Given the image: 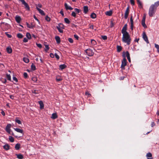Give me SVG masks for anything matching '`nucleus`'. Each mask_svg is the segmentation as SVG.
Wrapping results in <instances>:
<instances>
[{"label": "nucleus", "instance_id": "nucleus-1", "mask_svg": "<svg viewBox=\"0 0 159 159\" xmlns=\"http://www.w3.org/2000/svg\"><path fill=\"white\" fill-rule=\"evenodd\" d=\"M122 40L123 42L126 43L127 45H129L130 43L131 39L129 34H123Z\"/></svg>", "mask_w": 159, "mask_h": 159}, {"label": "nucleus", "instance_id": "nucleus-2", "mask_svg": "<svg viewBox=\"0 0 159 159\" xmlns=\"http://www.w3.org/2000/svg\"><path fill=\"white\" fill-rule=\"evenodd\" d=\"M156 10V7L154 5H152L149 9V15L150 17H152L155 14Z\"/></svg>", "mask_w": 159, "mask_h": 159}, {"label": "nucleus", "instance_id": "nucleus-3", "mask_svg": "<svg viewBox=\"0 0 159 159\" xmlns=\"http://www.w3.org/2000/svg\"><path fill=\"white\" fill-rule=\"evenodd\" d=\"M127 63V60L125 58V56H124V57L122 61V64L121 65V68L122 69L124 70L125 69V66L126 65Z\"/></svg>", "mask_w": 159, "mask_h": 159}, {"label": "nucleus", "instance_id": "nucleus-4", "mask_svg": "<svg viewBox=\"0 0 159 159\" xmlns=\"http://www.w3.org/2000/svg\"><path fill=\"white\" fill-rule=\"evenodd\" d=\"M86 54L89 56H92L94 54L92 50L90 49H88L85 50Z\"/></svg>", "mask_w": 159, "mask_h": 159}, {"label": "nucleus", "instance_id": "nucleus-5", "mask_svg": "<svg viewBox=\"0 0 159 159\" xmlns=\"http://www.w3.org/2000/svg\"><path fill=\"white\" fill-rule=\"evenodd\" d=\"M19 1L21 2L22 4L25 6V8L27 10L29 11L30 10V7L28 4L24 0H19Z\"/></svg>", "mask_w": 159, "mask_h": 159}, {"label": "nucleus", "instance_id": "nucleus-6", "mask_svg": "<svg viewBox=\"0 0 159 159\" xmlns=\"http://www.w3.org/2000/svg\"><path fill=\"white\" fill-rule=\"evenodd\" d=\"M127 29V24H125L123 26L122 30L121 33L124 34H129L126 31Z\"/></svg>", "mask_w": 159, "mask_h": 159}, {"label": "nucleus", "instance_id": "nucleus-7", "mask_svg": "<svg viewBox=\"0 0 159 159\" xmlns=\"http://www.w3.org/2000/svg\"><path fill=\"white\" fill-rule=\"evenodd\" d=\"M11 126V124H7L5 128V130L9 134H11V131L10 129Z\"/></svg>", "mask_w": 159, "mask_h": 159}, {"label": "nucleus", "instance_id": "nucleus-8", "mask_svg": "<svg viewBox=\"0 0 159 159\" xmlns=\"http://www.w3.org/2000/svg\"><path fill=\"white\" fill-rule=\"evenodd\" d=\"M143 38L144 40L147 43H149L148 37L145 32H143Z\"/></svg>", "mask_w": 159, "mask_h": 159}, {"label": "nucleus", "instance_id": "nucleus-9", "mask_svg": "<svg viewBox=\"0 0 159 159\" xmlns=\"http://www.w3.org/2000/svg\"><path fill=\"white\" fill-rule=\"evenodd\" d=\"M145 16H144L143 17L142 20V25L144 28H147V26L145 23Z\"/></svg>", "mask_w": 159, "mask_h": 159}, {"label": "nucleus", "instance_id": "nucleus-10", "mask_svg": "<svg viewBox=\"0 0 159 159\" xmlns=\"http://www.w3.org/2000/svg\"><path fill=\"white\" fill-rule=\"evenodd\" d=\"M145 16H144L143 17L142 20V25L144 28H147V26L145 23Z\"/></svg>", "mask_w": 159, "mask_h": 159}, {"label": "nucleus", "instance_id": "nucleus-11", "mask_svg": "<svg viewBox=\"0 0 159 159\" xmlns=\"http://www.w3.org/2000/svg\"><path fill=\"white\" fill-rule=\"evenodd\" d=\"M129 7H128L125 11V16L124 17L125 19H127L129 14Z\"/></svg>", "mask_w": 159, "mask_h": 159}, {"label": "nucleus", "instance_id": "nucleus-12", "mask_svg": "<svg viewBox=\"0 0 159 159\" xmlns=\"http://www.w3.org/2000/svg\"><path fill=\"white\" fill-rule=\"evenodd\" d=\"M130 28L131 30H133V27H134V25H133V16H131L130 18Z\"/></svg>", "mask_w": 159, "mask_h": 159}, {"label": "nucleus", "instance_id": "nucleus-13", "mask_svg": "<svg viewBox=\"0 0 159 159\" xmlns=\"http://www.w3.org/2000/svg\"><path fill=\"white\" fill-rule=\"evenodd\" d=\"M125 53L126 54V57H127L129 62H130V54L129 52L128 51H126Z\"/></svg>", "mask_w": 159, "mask_h": 159}, {"label": "nucleus", "instance_id": "nucleus-14", "mask_svg": "<svg viewBox=\"0 0 159 159\" xmlns=\"http://www.w3.org/2000/svg\"><path fill=\"white\" fill-rule=\"evenodd\" d=\"M15 20L18 23H20V22L21 19L20 16H16L15 17Z\"/></svg>", "mask_w": 159, "mask_h": 159}, {"label": "nucleus", "instance_id": "nucleus-15", "mask_svg": "<svg viewBox=\"0 0 159 159\" xmlns=\"http://www.w3.org/2000/svg\"><path fill=\"white\" fill-rule=\"evenodd\" d=\"M36 9H37L39 11V13H40L42 15H43V16H44V15H45V14L44 13V12L41 9L39 8L38 7H36Z\"/></svg>", "mask_w": 159, "mask_h": 159}, {"label": "nucleus", "instance_id": "nucleus-16", "mask_svg": "<svg viewBox=\"0 0 159 159\" xmlns=\"http://www.w3.org/2000/svg\"><path fill=\"white\" fill-rule=\"evenodd\" d=\"M65 8L66 10H73V8L71 7L70 6H68L67 4L66 3H65L64 4Z\"/></svg>", "mask_w": 159, "mask_h": 159}, {"label": "nucleus", "instance_id": "nucleus-17", "mask_svg": "<svg viewBox=\"0 0 159 159\" xmlns=\"http://www.w3.org/2000/svg\"><path fill=\"white\" fill-rule=\"evenodd\" d=\"M7 52L8 53H11L12 52V49L10 47H8L6 48Z\"/></svg>", "mask_w": 159, "mask_h": 159}, {"label": "nucleus", "instance_id": "nucleus-18", "mask_svg": "<svg viewBox=\"0 0 159 159\" xmlns=\"http://www.w3.org/2000/svg\"><path fill=\"white\" fill-rule=\"evenodd\" d=\"M66 67V66L65 64L61 65L59 66V69L62 70L65 69Z\"/></svg>", "mask_w": 159, "mask_h": 159}, {"label": "nucleus", "instance_id": "nucleus-19", "mask_svg": "<svg viewBox=\"0 0 159 159\" xmlns=\"http://www.w3.org/2000/svg\"><path fill=\"white\" fill-rule=\"evenodd\" d=\"M146 156L147 157L148 159H150L151 158H152V159H153L152 155L150 152H149L147 153Z\"/></svg>", "mask_w": 159, "mask_h": 159}, {"label": "nucleus", "instance_id": "nucleus-20", "mask_svg": "<svg viewBox=\"0 0 159 159\" xmlns=\"http://www.w3.org/2000/svg\"><path fill=\"white\" fill-rule=\"evenodd\" d=\"M10 147V146L8 144H6L3 146V148L6 150H8L9 149Z\"/></svg>", "mask_w": 159, "mask_h": 159}, {"label": "nucleus", "instance_id": "nucleus-21", "mask_svg": "<svg viewBox=\"0 0 159 159\" xmlns=\"http://www.w3.org/2000/svg\"><path fill=\"white\" fill-rule=\"evenodd\" d=\"M57 116L56 113H54L52 114V116L51 117V118L55 119L57 118Z\"/></svg>", "mask_w": 159, "mask_h": 159}, {"label": "nucleus", "instance_id": "nucleus-22", "mask_svg": "<svg viewBox=\"0 0 159 159\" xmlns=\"http://www.w3.org/2000/svg\"><path fill=\"white\" fill-rule=\"evenodd\" d=\"M84 12L86 14L88 11V7L87 6H85L83 7Z\"/></svg>", "mask_w": 159, "mask_h": 159}, {"label": "nucleus", "instance_id": "nucleus-23", "mask_svg": "<svg viewBox=\"0 0 159 159\" xmlns=\"http://www.w3.org/2000/svg\"><path fill=\"white\" fill-rule=\"evenodd\" d=\"M57 43H60V38L58 36H56L55 37Z\"/></svg>", "mask_w": 159, "mask_h": 159}, {"label": "nucleus", "instance_id": "nucleus-24", "mask_svg": "<svg viewBox=\"0 0 159 159\" xmlns=\"http://www.w3.org/2000/svg\"><path fill=\"white\" fill-rule=\"evenodd\" d=\"M39 104L40 106V109H43L44 107V104L43 103V102L42 101H40L39 102Z\"/></svg>", "mask_w": 159, "mask_h": 159}, {"label": "nucleus", "instance_id": "nucleus-25", "mask_svg": "<svg viewBox=\"0 0 159 159\" xmlns=\"http://www.w3.org/2000/svg\"><path fill=\"white\" fill-rule=\"evenodd\" d=\"M112 11H107L106 12H105V14L107 16H111L112 14Z\"/></svg>", "mask_w": 159, "mask_h": 159}, {"label": "nucleus", "instance_id": "nucleus-26", "mask_svg": "<svg viewBox=\"0 0 159 159\" xmlns=\"http://www.w3.org/2000/svg\"><path fill=\"white\" fill-rule=\"evenodd\" d=\"M14 130L20 133H23V130L19 128H14Z\"/></svg>", "mask_w": 159, "mask_h": 159}, {"label": "nucleus", "instance_id": "nucleus-27", "mask_svg": "<svg viewBox=\"0 0 159 159\" xmlns=\"http://www.w3.org/2000/svg\"><path fill=\"white\" fill-rule=\"evenodd\" d=\"M20 144L19 143H17L16 144L15 148L16 150H18L19 149L20 147Z\"/></svg>", "mask_w": 159, "mask_h": 159}, {"label": "nucleus", "instance_id": "nucleus-28", "mask_svg": "<svg viewBox=\"0 0 159 159\" xmlns=\"http://www.w3.org/2000/svg\"><path fill=\"white\" fill-rule=\"evenodd\" d=\"M57 28L58 30V31L61 33H62L63 32V31L61 28H60V26H59L58 25L57 26Z\"/></svg>", "mask_w": 159, "mask_h": 159}, {"label": "nucleus", "instance_id": "nucleus-29", "mask_svg": "<svg viewBox=\"0 0 159 159\" xmlns=\"http://www.w3.org/2000/svg\"><path fill=\"white\" fill-rule=\"evenodd\" d=\"M17 158L19 159H22L23 158V157L22 155L21 154H16Z\"/></svg>", "mask_w": 159, "mask_h": 159}, {"label": "nucleus", "instance_id": "nucleus-30", "mask_svg": "<svg viewBox=\"0 0 159 159\" xmlns=\"http://www.w3.org/2000/svg\"><path fill=\"white\" fill-rule=\"evenodd\" d=\"M23 60L26 63H28L29 62V59L27 57H24L23 58Z\"/></svg>", "mask_w": 159, "mask_h": 159}, {"label": "nucleus", "instance_id": "nucleus-31", "mask_svg": "<svg viewBox=\"0 0 159 159\" xmlns=\"http://www.w3.org/2000/svg\"><path fill=\"white\" fill-rule=\"evenodd\" d=\"M137 1L138 3V4L140 8H142V3L140 1V0H137Z\"/></svg>", "mask_w": 159, "mask_h": 159}, {"label": "nucleus", "instance_id": "nucleus-32", "mask_svg": "<svg viewBox=\"0 0 159 159\" xmlns=\"http://www.w3.org/2000/svg\"><path fill=\"white\" fill-rule=\"evenodd\" d=\"M31 69L33 70H36V67L34 63H32L31 65Z\"/></svg>", "mask_w": 159, "mask_h": 159}, {"label": "nucleus", "instance_id": "nucleus-33", "mask_svg": "<svg viewBox=\"0 0 159 159\" xmlns=\"http://www.w3.org/2000/svg\"><path fill=\"white\" fill-rule=\"evenodd\" d=\"M26 25H27V27L29 28H30V29H32V28H33L34 27V26L32 25H30L27 22H26Z\"/></svg>", "mask_w": 159, "mask_h": 159}, {"label": "nucleus", "instance_id": "nucleus-34", "mask_svg": "<svg viewBox=\"0 0 159 159\" xmlns=\"http://www.w3.org/2000/svg\"><path fill=\"white\" fill-rule=\"evenodd\" d=\"M117 51L118 52H120L122 50V48L121 46H117Z\"/></svg>", "mask_w": 159, "mask_h": 159}, {"label": "nucleus", "instance_id": "nucleus-35", "mask_svg": "<svg viewBox=\"0 0 159 159\" xmlns=\"http://www.w3.org/2000/svg\"><path fill=\"white\" fill-rule=\"evenodd\" d=\"M90 17L91 18L93 19H94L96 18V14L94 13H92L90 15Z\"/></svg>", "mask_w": 159, "mask_h": 159}, {"label": "nucleus", "instance_id": "nucleus-36", "mask_svg": "<svg viewBox=\"0 0 159 159\" xmlns=\"http://www.w3.org/2000/svg\"><path fill=\"white\" fill-rule=\"evenodd\" d=\"M9 141L11 142H13L14 141V138L11 136H10L9 138Z\"/></svg>", "mask_w": 159, "mask_h": 159}, {"label": "nucleus", "instance_id": "nucleus-37", "mask_svg": "<svg viewBox=\"0 0 159 159\" xmlns=\"http://www.w3.org/2000/svg\"><path fill=\"white\" fill-rule=\"evenodd\" d=\"M56 80L57 82L60 81L62 80V79L60 76H57L56 78Z\"/></svg>", "mask_w": 159, "mask_h": 159}, {"label": "nucleus", "instance_id": "nucleus-38", "mask_svg": "<svg viewBox=\"0 0 159 159\" xmlns=\"http://www.w3.org/2000/svg\"><path fill=\"white\" fill-rule=\"evenodd\" d=\"M6 78L7 79L11 81V77L10 75L8 74H6Z\"/></svg>", "mask_w": 159, "mask_h": 159}, {"label": "nucleus", "instance_id": "nucleus-39", "mask_svg": "<svg viewBox=\"0 0 159 159\" xmlns=\"http://www.w3.org/2000/svg\"><path fill=\"white\" fill-rule=\"evenodd\" d=\"M64 21L67 24H70V21L69 20L66 18H64Z\"/></svg>", "mask_w": 159, "mask_h": 159}, {"label": "nucleus", "instance_id": "nucleus-40", "mask_svg": "<svg viewBox=\"0 0 159 159\" xmlns=\"http://www.w3.org/2000/svg\"><path fill=\"white\" fill-rule=\"evenodd\" d=\"M45 51L46 52H47L49 50V47L48 45V44H46L45 45Z\"/></svg>", "mask_w": 159, "mask_h": 159}, {"label": "nucleus", "instance_id": "nucleus-41", "mask_svg": "<svg viewBox=\"0 0 159 159\" xmlns=\"http://www.w3.org/2000/svg\"><path fill=\"white\" fill-rule=\"evenodd\" d=\"M15 121L18 124H21V122L20 120H19L18 119V118L17 117L16 118Z\"/></svg>", "mask_w": 159, "mask_h": 159}, {"label": "nucleus", "instance_id": "nucleus-42", "mask_svg": "<svg viewBox=\"0 0 159 159\" xmlns=\"http://www.w3.org/2000/svg\"><path fill=\"white\" fill-rule=\"evenodd\" d=\"M91 43L93 45H95L96 44V41L94 39L91 40Z\"/></svg>", "mask_w": 159, "mask_h": 159}, {"label": "nucleus", "instance_id": "nucleus-43", "mask_svg": "<svg viewBox=\"0 0 159 159\" xmlns=\"http://www.w3.org/2000/svg\"><path fill=\"white\" fill-rule=\"evenodd\" d=\"M26 36L27 38L29 39H30L31 38V36L30 34L29 33H27L26 34Z\"/></svg>", "mask_w": 159, "mask_h": 159}, {"label": "nucleus", "instance_id": "nucleus-44", "mask_svg": "<svg viewBox=\"0 0 159 159\" xmlns=\"http://www.w3.org/2000/svg\"><path fill=\"white\" fill-rule=\"evenodd\" d=\"M17 37L18 38H20V39L22 38L23 37V35L20 33L18 34H17Z\"/></svg>", "mask_w": 159, "mask_h": 159}, {"label": "nucleus", "instance_id": "nucleus-45", "mask_svg": "<svg viewBox=\"0 0 159 159\" xmlns=\"http://www.w3.org/2000/svg\"><path fill=\"white\" fill-rule=\"evenodd\" d=\"M74 10L77 13H79L81 11L80 10L77 9V8H75Z\"/></svg>", "mask_w": 159, "mask_h": 159}, {"label": "nucleus", "instance_id": "nucleus-46", "mask_svg": "<svg viewBox=\"0 0 159 159\" xmlns=\"http://www.w3.org/2000/svg\"><path fill=\"white\" fill-rule=\"evenodd\" d=\"M152 5H154V7H158L159 5V1H157L154 4H153Z\"/></svg>", "mask_w": 159, "mask_h": 159}, {"label": "nucleus", "instance_id": "nucleus-47", "mask_svg": "<svg viewBox=\"0 0 159 159\" xmlns=\"http://www.w3.org/2000/svg\"><path fill=\"white\" fill-rule=\"evenodd\" d=\"M58 25L60 26V28H61L62 29H64V26L63 24L59 23L58 24Z\"/></svg>", "mask_w": 159, "mask_h": 159}, {"label": "nucleus", "instance_id": "nucleus-48", "mask_svg": "<svg viewBox=\"0 0 159 159\" xmlns=\"http://www.w3.org/2000/svg\"><path fill=\"white\" fill-rule=\"evenodd\" d=\"M45 19L47 21H50V18L48 16H46L45 17Z\"/></svg>", "mask_w": 159, "mask_h": 159}, {"label": "nucleus", "instance_id": "nucleus-49", "mask_svg": "<svg viewBox=\"0 0 159 159\" xmlns=\"http://www.w3.org/2000/svg\"><path fill=\"white\" fill-rule=\"evenodd\" d=\"M32 80L34 82H36L37 80V78L36 77H33L32 78Z\"/></svg>", "mask_w": 159, "mask_h": 159}, {"label": "nucleus", "instance_id": "nucleus-50", "mask_svg": "<svg viewBox=\"0 0 159 159\" xmlns=\"http://www.w3.org/2000/svg\"><path fill=\"white\" fill-rule=\"evenodd\" d=\"M68 40L70 43H72L73 42V40L72 39H71V38H68Z\"/></svg>", "mask_w": 159, "mask_h": 159}, {"label": "nucleus", "instance_id": "nucleus-51", "mask_svg": "<svg viewBox=\"0 0 159 159\" xmlns=\"http://www.w3.org/2000/svg\"><path fill=\"white\" fill-rule=\"evenodd\" d=\"M23 75H24V76L25 78H26L28 77V74L26 73V72L24 73Z\"/></svg>", "mask_w": 159, "mask_h": 159}, {"label": "nucleus", "instance_id": "nucleus-52", "mask_svg": "<svg viewBox=\"0 0 159 159\" xmlns=\"http://www.w3.org/2000/svg\"><path fill=\"white\" fill-rule=\"evenodd\" d=\"M71 16H73L74 17H75L76 16V13L74 11L72 12L71 13Z\"/></svg>", "mask_w": 159, "mask_h": 159}, {"label": "nucleus", "instance_id": "nucleus-53", "mask_svg": "<svg viewBox=\"0 0 159 159\" xmlns=\"http://www.w3.org/2000/svg\"><path fill=\"white\" fill-rule=\"evenodd\" d=\"M102 38L103 40H106L107 39V37L106 35L102 36Z\"/></svg>", "mask_w": 159, "mask_h": 159}, {"label": "nucleus", "instance_id": "nucleus-54", "mask_svg": "<svg viewBox=\"0 0 159 159\" xmlns=\"http://www.w3.org/2000/svg\"><path fill=\"white\" fill-rule=\"evenodd\" d=\"M5 34L8 37L11 38V35L10 34H9L7 32H6Z\"/></svg>", "mask_w": 159, "mask_h": 159}, {"label": "nucleus", "instance_id": "nucleus-55", "mask_svg": "<svg viewBox=\"0 0 159 159\" xmlns=\"http://www.w3.org/2000/svg\"><path fill=\"white\" fill-rule=\"evenodd\" d=\"M54 56L57 60H58L59 59V56L57 53H55V54Z\"/></svg>", "mask_w": 159, "mask_h": 159}, {"label": "nucleus", "instance_id": "nucleus-56", "mask_svg": "<svg viewBox=\"0 0 159 159\" xmlns=\"http://www.w3.org/2000/svg\"><path fill=\"white\" fill-rule=\"evenodd\" d=\"M36 45L38 47L40 48H41L42 47V45L41 44L36 43Z\"/></svg>", "mask_w": 159, "mask_h": 159}, {"label": "nucleus", "instance_id": "nucleus-57", "mask_svg": "<svg viewBox=\"0 0 159 159\" xmlns=\"http://www.w3.org/2000/svg\"><path fill=\"white\" fill-rule=\"evenodd\" d=\"M13 80H14L16 82H17L18 81L17 79L15 77H13Z\"/></svg>", "mask_w": 159, "mask_h": 159}, {"label": "nucleus", "instance_id": "nucleus-58", "mask_svg": "<svg viewBox=\"0 0 159 159\" xmlns=\"http://www.w3.org/2000/svg\"><path fill=\"white\" fill-rule=\"evenodd\" d=\"M74 38L77 40H78L79 38V36L76 34H74Z\"/></svg>", "mask_w": 159, "mask_h": 159}, {"label": "nucleus", "instance_id": "nucleus-59", "mask_svg": "<svg viewBox=\"0 0 159 159\" xmlns=\"http://www.w3.org/2000/svg\"><path fill=\"white\" fill-rule=\"evenodd\" d=\"M151 127H153L155 125V123L154 121L152 122L151 123Z\"/></svg>", "mask_w": 159, "mask_h": 159}, {"label": "nucleus", "instance_id": "nucleus-60", "mask_svg": "<svg viewBox=\"0 0 159 159\" xmlns=\"http://www.w3.org/2000/svg\"><path fill=\"white\" fill-rule=\"evenodd\" d=\"M28 41V39L27 38H24V39L23 40V42L24 43H26Z\"/></svg>", "mask_w": 159, "mask_h": 159}, {"label": "nucleus", "instance_id": "nucleus-61", "mask_svg": "<svg viewBox=\"0 0 159 159\" xmlns=\"http://www.w3.org/2000/svg\"><path fill=\"white\" fill-rule=\"evenodd\" d=\"M130 2L131 4L132 5H134V0H130Z\"/></svg>", "mask_w": 159, "mask_h": 159}, {"label": "nucleus", "instance_id": "nucleus-62", "mask_svg": "<svg viewBox=\"0 0 159 159\" xmlns=\"http://www.w3.org/2000/svg\"><path fill=\"white\" fill-rule=\"evenodd\" d=\"M32 93L35 94L38 93L37 92V90H32Z\"/></svg>", "mask_w": 159, "mask_h": 159}, {"label": "nucleus", "instance_id": "nucleus-63", "mask_svg": "<svg viewBox=\"0 0 159 159\" xmlns=\"http://www.w3.org/2000/svg\"><path fill=\"white\" fill-rule=\"evenodd\" d=\"M85 94L86 95H88V96H90L91 94L89 93V92L88 91H87L85 92Z\"/></svg>", "mask_w": 159, "mask_h": 159}, {"label": "nucleus", "instance_id": "nucleus-64", "mask_svg": "<svg viewBox=\"0 0 159 159\" xmlns=\"http://www.w3.org/2000/svg\"><path fill=\"white\" fill-rule=\"evenodd\" d=\"M50 57L52 58H53L54 57V55L52 53H50Z\"/></svg>", "mask_w": 159, "mask_h": 159}]
</instances>
